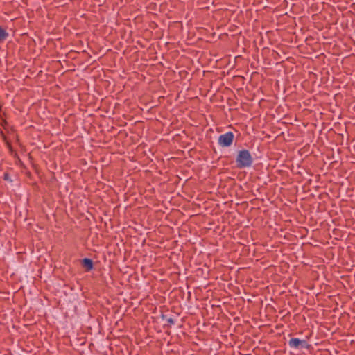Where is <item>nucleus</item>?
<instances>
[{
	"instance_id": "1",
	"label": "nucleus",
	"mask_w": 355,
	"mask_h": 355,
	"mask_svg": "<svg viewBox=\"0 0 355 355\" xmlns=\"http://www.w3.org/2000/svg\"><path fill=\"white\" fill-rule=\"evenodd\" d=\"M253 162V158L247 149L239 150L236 158V167L238 168H245L250 167Z\"/></svg>"
},
{
	"instance_id": "6",
	"label": "nucleus",
	"mask_w": 355,
	"mask_h": 355,
	"mask_svg": "<svg viewBox=\"0 0 355 355\" xmlns=\"http://www.w3.org/2000/svg\"><path fill=\"white\" fill-rule=\"evenodd\" d=\"M166 322L171 326L175 324V320L172 318H166Z\"/></svg>"
},
{
	"instance_id": "3",
	"label": "nucleus",
	"mask_w": 355,
	"mask_h": 355,
	"mask_svg": "<svg viewBox=\"0 0 355 355\" xmlns=\"http://www.w3.org/2000/svg\"><path fill=\"white\" fill-rule=\"evenodd\" d=\"M288 346L291 349H310L311 345L305 340H301L297 338H292L288 341Z\"/></svg>"
},
{
	"instance_id": "7",
	"label": "nucleus",
	"mask_w": 355,
	"mask_h": 355,
	"mask_svg": "<svg viewBox=\"0 0 355 355\" xmlns=\"http://www.w3.org/2000/svg\"><path fill=\"white\" fill-rule=\"evenodd\" d=\"M8 175L7 173H5L4 174V180H8Z\"/></svg>"
},
{
	"instance_id": "2",
	"label": "nucleus",
	"mask_w": 355,
	"mask_h": 355,
	"mask_svg": "<svg viewBox=\"0 0 355 355\" xmlns=\"http://www.w3.org/2000/svg\"><path fill=\"white\" fill-rule=\"evenodd\" d=\"M234 139V135L233 132H227L219 136L218 143L222 147H229L232 144Z\"/></svg>"
},
{
	"instance_id": "5",
	"label": "nucleus",
	"mask_w": 355,
	"mask_h": 355,
	"mask_svg": "<svg viewBox=\"0 0 355 355\" xmlns=\"http://www.w3.org/2000/svg\"><path fill=\"white\" fill-rule=\"evenodd\" d=\"M8 37V33L0 26V42L5 41Z\"/></svg>"
},
{
	"instance_id": "4",
	"label": "nucleus",
	"mask_w": 355,
	"mask_h": 355,
	"mask_svg": "<svg viewBox=\"0 0 355 355\" xmlns=\"http://www.w3.org/2000/svg\"><path fill=\"white\" fill-rule=\"evenodd\" d=\"M82 265L85 268L86 271H90L94 268L93 261L91 259L84 258L82 260Z\"/></svg>"
},
{
	"instance_id": "8",
	"label": "nucleus",
	"mask_w": 355,
	"mask_h": 355,
	"mask_svg": "<svg viewBox=\"0 0 355 355\" xmlns=\"http://www.w3.org/2000/svg\"><path fill=\"white\" fill-rule=\"evenodd\" d=\"M165 318H166V316L162 315V319H164Z\"/></svg>"
}]
</instances>
